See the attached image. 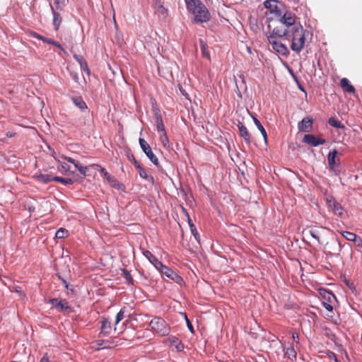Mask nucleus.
<instances>
[{
  "label": "nucleus",
  "mask_w": 362,
  "mask_h": 362,
  "mask_svg": "<svg viewBox=\"0 0 362 362\" xmlns=\"http://www.w3.org/2000/svg\"><path fill=\"white\" fill-rule=\"evenodd\" d=\"M296 28L289 33L288 40L292 41L291 49L299 53L305 46L306 37L310 35V32L305 30L301 25H297Z\"/></svg>",
  "instance_id": "obj_1"
},
{
  "label": "nucleus",
  "mask_w": 362,
  "mask_h": 362,
  "mask_svg": "<svg viewBox=\"0 0 362 362\" xmlns=\"http://www.w3.org/2000/svg\"><path fill=\"white\" fill-rule=\"evenodd\" d=\"M267 21L279 22L282 25L285 26L284 28L289 30V33L296 28L297 26L296 25H301L299 22H296L295 15L291 12H286L283 16H281V13H280L278 14L276 20L268 17Z\"/></svg>",
  "instance_id": "obj_2"
},
{
  "label": "nucleus",
  "mask_w": 362,
  "mask_h": 362,
  "mask_svg": "<svg viewBox=\"0 0 362 362\" xmlns=\"http://www.w3.org/2000/svg\"><path fill=\"white\" fill-rule=\"evenodd\" d=\"M153 331L159 336L165 337L170 334V327L168 323L161 317H154L149 323Z\"/></svg>",
  "instance_id": "obj_3"
},
{
  "label": "nucleus",
  "mask_w": 362,
  "mask_h": 362,
  "mask_svg": "<svg viewBox=\"0 0 362 362\" xmlns=\"http://www.w3.org/2000/svg\"><path fill=\"white\" fill-rule=\"evenodd\" d=\"M266 36L269 43L272 45V49L276 52L283 56H287L288 54L289 50L286 45L279 42L274 35H267V33H266Z\"/></svg>",
  "instance_id": "obj_4"
},
{
  "label": "nucleus",
  "mask_w": 362,
  "mask_h": 362,
  "mask_svg": "<svg viewBox=\"0 0 362 362\" xmlns=\"http://www.w3.org/2000/svg\"><path fill=\"white\" fill-rule=\"evenodd\" d=\"M337 151L336 149H334L329 151L327 155L329 169L335 175H338L340 173V170L337 168L340 165L339 158H337Z\"/></svg>",
  "instance_id": "obj_5"
},
{
  "label": "nucleus",
  "mask_w": 362,
  "mask_h": 362,
  "mask_svg": "<svg viewBox=\"0 0 362 362\" xmlns=\"http://www.w3.org/2000/svg\"><path fill=\"white\" fill-rule=\"evenodd\" d=\"M163 275H165L168 279L173 280L177 284H180L182 281V278L178 275L175 271H173L170 267L164 265L161 263L156 268Z\"/></svg>",
  "instance_id": "obj_6"
},
{
  "label": "nucleus",
  "mask_w": 362,
  "mask_h": 362,
  "mask_svg": "<svg viewBox=\"0 0 362 362\" xmlns=\"http://www.w3.org/2000/svg\"><path fill=\"white\" fill-rule=\"evenodd\" d=\"M192 13L194 14V21L197 23H205L210 19L209 12L204 4L198 6Z\"/></svg>",
  "instance_id": "obj_7"
},
{
  "label": "nucleus",
  "mask_w": 362,
  "mask_h": 362,
  "mask_svg": "<svg viewBox=\"0 0 362 362\" xmlns=\"http://www.w3.org/2000/svg\"><path fill=\"white\" fill-rule=\"evenodd\" d=\"M139 142L144 153L155 165L158 166L159 164L158 159L152 151L151 147L148 142L142 138H139Z\"/></svg>",
  "instance_id": "obj_8"
},
{
  "label": "nucleus",
  "mask_w": 362,
  "mask_h": 362,
  "mask_svg": "<svg viewBox=\"0 0 362 362\" xmlns=\"http://www.w3.org/2000/svg\"><path fill=\"white\" fill-rule=\"evenodd\" d=\"M320 294L324 298V301H322V305L324 308L329 312H332L333 305L332 303L334 300H336L335 296L332 293L326 290H321Z\"/></svg>",
  "instance_id": "obj_9"
},
{
  "label": "nucleus",
  "mask_w": 362,
  "mask_h": 362,
  "mask_svg": "<svg viewBox=\"0 0 362 362\" xmlns=\"http://www.w3.org/2000/svg\"><path fill=\"white\" fill-rule=\"evenodd\" d=\"M303 142L311 146L316 147L326 143V140L322 138H319L314 134H305L303 138Z\"/></svg>",
  "instance_id": "obj_10"
},
{
  "label": "nucleus",
  "mask_w": 362,
  "mask_h": 362,
  "mask_svg": "<svg viewBox=\"0 0 362 362\" xmlns=\"http://www.w3.org/2000/svg\"><path fill=\"white\" fill-rule=\"evenodd\" d=\"M327 202L328 206L333 211L336 216L343 218L344 215V209L339 203H338L332 197H327Z\"/></svg>",
  "instance_id": "obj_11"
},
{
  "label": "nucleus",
  "mask_w": 362,
  "mask_h": 362,
  "mask_svg": "<svg viewBox=\"0 0 362 362\" xmlns=\"http://www.w3.org/2000/svg\"><path fill=\"white\" fill-rule=\"evenodd\" d=\"M313 127V119L310 117H304L298 124V128L302 132H310Z\"/></svg>",
  "instance_id": "obj_12"
},
{
  "label": "nucleus",
  "mask_w": 362,
  "mask_h": 362,
  "mask_svg": "<svg viewBox=\"0 0 362 362\" xmlns=\"http://www.w3.org/2000/svg\"><path fill=\"white\" fill-rule=\"evenodd\" d=\"M100 332L99 337H106L109 335L112 332V326L110 321L105 317H103L101 320Z\"/></svg>",
  "instance_id": "obj_13"
},
{
  "label": "nucleus",
  "mask_w": 362,
  "mask_h": 362,
  "mask_svg": "<svg viewBox=\"0 0 362 362\" xmlns=\"http://www.w3.org/2000/svg\"><path fill=\"white\" fill-rule=\"evenodd\" d=\"M54 302H57V309L59 311L71 310V307L66 300H59L58 298H52L49 300V303L54 305Z\"/></svg>",
  "instance_id": "obj_14"
},
{
  "label": "nucleus",
  "mask_w": 362,
  "mask_h": 362,
  "mask_svg": "<svg viewBox=\"0 0 362 362\" xmlns=\"http://www.w3.org/2000/svg\"><path fill=\"white\" fill-rule=\"evenodd\" d=\"M264 6L266 8L269 10L271 14H274L276 18L278 14L281 13V11L278 10L277 1L276 0H267L264 2Z\"/></svg>",
  "instance_id": "obj_15"
},
{
  "label": "nucleus",
  "mask_w": 362,
  "mask_h": 362,
  "mask_svg": "<svg viewBox=\"0 0 362 362\" xmlns=\"http://www.w3.org/2000/svg\"><path fill=\"white\" fill-rule=\"evenodd\" d=\"M135 168L138 170V173L140 177L143 179H145L148 182L153 184L154 178L153 176L148 175L146 170L140 165L138 161H135Z\"/></svg>",
  "instance_id": "obj_16"
},
{
  "label": "nucleus",
  "mask_w": 362,
  "mask_h": 362,
  "mask_svg": "<svg viewBox=\"0 0 362 362\" xmlns=\"http://www.w3.org/2000/svg\"><path fill=\"white\" fill-rule=\"evenodd\" d=\"M238 127L239 129L240 135L244 139L245 141L248 144H250L251 135L249 133L247 127L240 122L238 124Z\"/></svg>",
  "instance_id": "obj_17"
},
{
  "label": "nucleus",
  "mask_w": 362,
  "mask_h": 362,
  "mask_svg": "<svg viewBox=\"0 0 362 362\" xmlns=\"http://www.w3.org/2000/svg\"><path fill=\"white\" fill-rule=\"evenodd\" d=\"M52 13L53 15V25L55 30L59 28L62 18L59 13L57 12L52 4H50Z\"/></svg>",
  "instance_id": "obj_18"
},
{
  "label": "nucleus",
  "mask_w": 362,
  "mask_h": 362,
  "mask_svg": "<svg viewBox=\"0 0 362 362\" xmlns=\"http://www.w3.org/2000/svg\"><path fill=\"white\" fill-rule=\"evenodd\" d=\"M340 86L346 93H354L355 92L354 87L350 84L349 81L346 78H343L341 79Z\"/></svg>",
  "instance_id": "obj_19"
},
{
  "label": "nucleus",
  "mask_w": 362,
  "mask_h": 362,
  "mask_svg": "<svg viewBox=\"0 0 362 362\" xmlns=\"http://www.w3.org/2000/svg\"><path fill=\"white\" fill-rule=\"evenodd\" d=\"M143 255L156 267V269L162 263L149 250H144Z\"/></svg>",
  "instance_id": "obj_20"
},
{
  "label": "nucleus",
  "mask_w": 362,
  "mask_h": 362,
  "mask_svg": "<svg viewBox=\"0 0 362 362\" xmlns=\"http://www.w3.org/2000/svg\"><path fill=\"white\" fill-rule=\"evenodd\" d=\"M269 35H274V36L279 37H286L288 39L289 35V30L286 28H279V27H276L272 30V33H269Z\"/></svg>",
  "instance_id": "obj_21"
},
{
  "label": "nucleus",
  "mask_w": 362,
  "mask_h": 362,
  "mask_svg": "<svg viewBox=\"0 0 362 362\" xmlns=\"http://www.w3.org/2000/svg\"><path fill=\"white\" fill-rule=\"evenodd\" d=\"M155 117L157 131L160 133L165 132L163 122L158 110H156V112H155Z\"/></svg>",
  "instance_id": "obj_22"
},
{
  "label": "nucleus",
  "mask_w": 362,
  "mask_h": 362,
  "mask_svg": "<svg viewBox=\"0 0 362 362\" xmlns=\"http://www.w3.org/2000/svg\"><path fill=\"white\" fill-rule=\"evenodd\" d=\"M94 344L97 346L98 349H99L100 347H102L103 349H109L113 344V341L110 340L97 339L94 341Z\"/></svg>",
  "instance_id": "obj_23"
},
{
  "label": "nucleus",
  "mask_w": 362,
  "mask_h": 362,
  "mask_svg": "<svg viewBox=\"0 0 362 362\" xmlns=\"http://www.w3.org/2000/svg\"><path fill=\"white\" fill-rule=\"evenodd\" d=\"M284 355L291 361H293L296 358V351H295L293 346H290L287 348L284 349Z\"/></svg>",
  "instance_id": "obj_24"
},
{
  "label": "nucleus",
  "mask_w": 362,
  "mask_h": 362,
  "mask_svg": "<svg viewBox=\"0 0 362 362\" xmlns=\"http://www.w3.org/2000/svg\"><path fill=\"white\" fill-rule=\"evenodd\" d=\"M187 8L191 11H194L198 6L203 4L199 0H185Z\"/></svg>",
  "instance_id": "obj_25"
},
{
  "label": "nucleus",
  "mask_w": 362,
  "mask_h": 362,
  "mask_svg": "<svg viewBox=\"0 0 362 362\" xmlns=\"http://www.w3.org/2000/svg\"><path fill=\"white\" fill-rule=\"evenodd\" d=\"M107 180L110 185L117 189L124 190L125 187L124 185L119 182L115 177L112 176L111 177H107Z\"/></svg>",
  "instance_id": "obj_26"
},
{
  "label": "nucleus",
  "mask_w": 362,
  "mask_h": 362,
  "mask_svg": "<svg viewBox=\"0 0 362 362\" xmlns=\"http://www.w3.org/2000/svg\"><path fill=\"white\" fill-rule=\"evenodd\" d=\"M58 163L57 168L62 173H66L70 171V166L65 162L60 160L59 158H54Z\"/></svg>",
  "instance_id": "obj_27"
},
{
  "label": "nucleus",
  "mask_w": 362,
  "mask_h": 362,
  "mask_svg": "<svg viewBox=\"0 0 362 362\" xmlns=\"http://www.w3.org/2000/svg\"><path fill=\"white\" fill-rule=\"evenodd\" d=\"M72 100L74 105L81 110L87 109L86 102L81 97L73 98Z\"/></svg>",
  "instance_id": "obj_28"
},
{
  "label": "nucleus",
  "mask_w": 362,
  "mask_h": 362,
  "mask_svg": "<svg viewBox=\"0 0 362 362\" xmlns=\"http://www.w3.org/2000/svg\"><path fill=\"white\" fill-rule=\"evenodd\" d=\"M35 177L37 180H39L43 183H48L49 182L53 181V180H52L53 177H52L49 175H46V174H42V173L35 175Z\"/></svg>",
  "instance_id": "obj_29"
},
{
  "label": "nucleus",
  "mask_w": 362,
  "mask_h": 362,
  "mask_svg": "<svg viewBox=\"0 0 362 362\" xmlns=\"http://www.w3.org/2000/svg\"><path fill=\"white\" fill-rule=\"evenodd\" d=\"M252 118H253L255 124L258 128V129L260 131L262 136L264 137V139L265 141H267V132H266L265 129L264 128V127L262 126V124H261V122H259V120L257 118H256L255 117H253Z\"/></svg>",
  "instance_id": "obj_30"
},
{
  "label": "nucleus",
  "mask_w": 362,
  "mask_h": 362,
  "mask_svg": "<svg viewBox=\"0 0 362 362\" xmlns=\"http://www.w3.org/2000/svg\"><path fill=\"white\" fill-rule=\"evenodd\" d=\"M341 235L349 241L355 242L356 240L359 237L356 234L349 231H341Z\"/></svg>",
  "instance_id": "obj_31"
},
{
  "label": "nucleus",
  "mask_w": 362,
  "mask_h": 362,
  "mask_svg": "<svg viewBox=\"0 0 362 362\" xmlns=\"http://www.w3.org/2000/svg\"><path fill=\"white\" fill-rule=\"evenodd\" d=\"M53 181L62 183L64 185H71L74 183V180L71 178H65L59 176H54L52 177Z\"/></svg>",
  "instance_id": "obj_32"
},
{
  "label": "nucleus",
  "mask_w": 362,
  "mask_h": 362,
  "mask_svg": "<svg viewBox=\"0 0 362 362\" xmlns=\"http://www.w3.org/2000/svg\"><path fill=\"white\" fill-rule=\"evenodd\" d=\"M156 13L160 17L165 18L168 16V9L165 8L163 5H159V6L156 8Z\"/></svg>",
  "instance_id": "obj_33"
},
{
  "label": "nucleus",
  "mask_w": 362,
  "mask_h": 362,
  "mask_svg": "<svg viewBox=\"0 0 362 362\" xmlns=\"http://www.w3.org/2000/svg\"><path fill=\"white\" fill-rule=\"evenodd\" d=\"M328 123L330 126L336 128L341 129L344 127L341 122L334 117H330L328 120Z\"/></svg>",
  "instance_id": "obj_34"
},
{
  "label": "nucleus",
  "mask_w": 362,
  "mask_h": 362,
  "mask_svg": "<svg viewBox=\"0 0 362 362\" xmlns=\"http://www.w3.org/2000/svg\"><path fill=\"white\" fill-rule=\"evenodd\" d=\"M200 45L202 48V55L207 59H210V54L208 51V46L206 42L202 40H200Z\"/></svg>",
  "instance_id": "obj_35"
},
{
  "label": "nucleus",
  "mask_w": 362,
  "mask_h": 362,
  "mask_svg": "<svg viewBox=\"0 0 362 362\" xmlns=\"http://www.w3.org/2000/svg\"><path fill=\"white\" fill-rule=\"evenodd\" d=\"M122 275L127 281V283L128 284L132 285L134 284V279L130 274V272L127 269H122Z\"/></svg>",
  "instance_id": "obj_36"
},
{
  "label": "nucleus",
  "mask_w": 362,
  "mask_h": 362,
  "mask_svg": "<svg viewBox=\"0 0 362 362\" xmlns=\"http://www.w3.org/2000/svg\"><path fill=\"white\" fill-rule=\"evenodd\" d=\"M68 234H69V232L67 230H66L63 228H61L57 230L55 237L59 239H62V238L67 237Z\"/></svg>",
  "instance_id": "obj_37"
},
{
  "label": "nucleus",
  "mask_w": 362,
  "mask_h": 362,
  "mask_svg": "<svg viewBox=\"0 0 362 362\" xmlns=\"http://www.w3.org/2000/svg\"><path fill=\"white\" fill-rule=\"evenodd\" d=\"M189 224L190 230H191V232H192V235H194V237L196 239V240L198 243H199L200 242V237H199V235L198 233V231H197L195 226L193 223H191L190 221H189Z\"/></svg>",
  "instance_id": "obj_38"
},
{
  "label": "nucleus",
  "mask_w": 362,
  "mask_h": 362,
  "mask_svg": "<svg viewBox=\"0 0 362 362\" xmlns=\"http://www.w3.org/2000/svg\"><path fill=\"white\" fill-rule=\"evenodd\" d=\"M309 233L313 238H315L317 241L318 244H321L320 237V231L318 230L310 229L309 230Z\"/></svg>",
  "instance_id": "obj_39"
},
{
  "label": "nucleus",
  "mask_w": 362,
  "mask_h": 362,
  "mask_svg": "<svg viewBox=\"0 0 362 362\" xmlns=\"http://www.w3.org/2000/svg\"><path fill=\"white\" fill-rule=\"evenodd\" d=\"M124 310L125 308H122L119 312L117 314L115 325H117L121 320H122L124 317Z\"/></svg>",
  "instance_id": "obj_40"
},
{
  "label": "nucleus",
  "mask_w": 362,
  "mask_h": 362,
  "mask_svg": "<svg viewBox=\"0 0 362 362\" xmlns=\"http://www.w3.org/2000/svg\"><path fill=\"white\" fill-rule=\"evenodd\" d=\"M160 142L162 143L163 146L164 147H166L167 144L169 143V140H168V138L167 136V134L165 132H163L161 133V134L160 135Z\"/></svg>",
  "instance_id": "obj_41"
},
{
  "label": "nucleus",
  "mask_w": 362,
  "mask_h": 362,
  "mask_svg": "<svg viewBox=\"0 0 362 362\" xmlns=\"http://www.w3.org/2000/svg\"><path fill=\"white\" fill-rule=\"evenodd\" d=\"M75 168L81 173L82 175H86V172L88 170V168L86 166L81 165L78 162L75 163Z\"/></svg>",
  "instance_id": "obj_42"
},
{
  "label": "nucleus",
  "mask_w": 362,
  "mask_h": 362,
  "mask_svg": "<svg viewBox=\"0 0 362 362\" xmlns=\"http://www.w3.org/2000/svg\"><path fill=\"white\" fill-rule=\"evenodd\" d=\"M54 4L57 9L62 10L66 5V0H54Z\"/></svg>",
  "instance_id": "obj_43"
},
{
  "label": "nucleus",
  "mask_w": 362,
  "mask_h": 362,
  "mask_svg": "<svg viewBox=\"0 0 362 362\" xmlns=\"http://www.w3.org/2000/svg\"><path fill=\"white\" fill-rule=\"evenodd\" d=\"M354 244L357 247L358 251L362 254V239H361V238L358 237L354 242Z\"/></svg>",
  "instance_id": "obj_44"
},
{
  "label": "nucleus",
  "mask_w": 362,
  "mask_h": 362,
  "mask_svg": "<svg viewBox=\"0 0 362 362\" xmlns=\"http://www.w3.org/2000/svg\"><path fill=\"white\" fill-rule=\"evenodd\" d=\"M60 158H62V159H64V160H66V161H68V162H69V163H73L74 165H75V163H78V161H76V160H75L74 159H73L72 158H71V157H68V156H64V155H62V156H60Z\"/></svg>",
  "instance_id": "obj_45"
},
{
  "label": "nucleus",
  "mask_w": 362,
  "mask_h": 362,
  "mask_svg": "<svg viewBox=\"0 0 362 362\" xmlns=\"http://www.w3.org/2000/svg\"><path fill=\"white\" fill-rule=\"evenodd\" d=\"M185 318L186 320V322H187V327L189 329V330L193 333L194 332V327H193V325H192L191 322L189 320V319L187 318V315L185 313Z\"/></svg>",
  "instance_id": "obj_46"
},
{
  "label": "nucleus",
  "mask_w": 362,
  "mask_h": 362,
  "mask_svg": "<svg viewBox=\"0 0 362 362\" xmlns=\"http://www.w3.org/2000/svg\"><path fill=\"white\" fill-rule=\"evenodd\" d=\"M80 65H81V67L82 69H83L85 71H87L88 73H89L88 64L85 61H81Z\"/></svg>",
  "instance_id": "obj_47"
},
{
  "label": "nucleus",
  "mask_w": 362,
  "mask_h": 362,
  "mask_svg": "<svg viewBox=\"0 0 362 362\" xmlns=\"http://www.w3.org/2000/svg\"><path fill=\"white\" fill-rule=\"evenodd\" d=\"M168 341H170V343L172 344H176L178 342V338H177L176 337H170L169 338H168L167 339Z\"/></svg>",
  "instance_id": "obj_48"
},
{
  "label": "nucleus",
  "mask_w": 362,
  "mask_h": 362,
  "mask_svg": "<svg viewBox=\"0 0 362 362\" xmlns=\"http://www.w3.org/2000/svg\"><path fill=\"white\" fill-rule=\"evenodd\" d=\"M40 362H51L48 358V354L46 353L44 354Z\"/></svg>",
  "instance_id": "obj_49"
},
{
  "label": "nucleus",
  "mask_w": 362,
  "mask_h": 362,
  "mask_svg": "<svg viewBox=\"0 0 362 362\" xmlns=\"http://www.w3.org/2000/svg\"><path fill=\"white\" fill-rule=\"evenodd\" d=\"M100 173H103L105 177L107 180V177H111L112 176L105 170V168H101Z\"/></svg>",
  "instance_id": "obj_50"
},
{
  "label": "nucleus",
  "mask_w": 362,
  "mask_h": 362,
  "mask_svg": "<svg viewBox=\"0 0 362 362\" xmlns=\"http://www.w3.org/2000/svg\"><path fill=\"white\" fill-rule=\"evenodd\" d=\"M33 37H35V38H36L37 40H42V41L44 40V36H42V35H40L38 33H34L33 34Z\"/></svg>",
  "instance_id": "obj_51"
},
{
  "label": "nucleus",
  "mask_w": 362,
  "mask_h": 362,
  "mask_svg": "<svg viewBox=\"0 0 362 362\" xmlns=\"http://www.w3.org/2000/svg\"><path fill=\"white\" fill-rule=\"evenodd\" d=\"M329 357L330 358H334V362H339V360H338V358H337V356H336V354H335L334 353H333V352H330V353L329 354Z\"/></svg>",
  "instance_id": "obj_52"
},
{
  "label": "nucleus",
  "mask_w": 362,
  "mask_h": 362,
  "mask_svg": "<svg viewBox=\"0 0 362 362\" xmlns=\"http://www.w3.org/2000/svg\"><path fill=\"white\" fill-rule=\"evenodd\" d=\"M128 158H129V160L132 162V163L134 164V165L135 166V161H137L135 158V157L134 156L133 154H130L128 156Z\"/></svg>",
  "instance_id": "obj_53"
},
{
  "label": "nucleus",
  "mask_w": 362,
  "mask_h": 362,
  "mask_svg": "<svg viewBox=\"0 0 362 362\" xmlns=\"http://www.w3.org/2000/svg\"><path fill=\"white\" fill-rule=\"evenodd\" d=\"M153 4H154V6H155V9L157 8L159 5H163V3L161 2L160 0H153Z\"/></svg>",
  "instance_id": "obj_54"
},
{
  "label": "nucleus",
  "mask_w": 362,
  "mask_h": 362,
  "mask_svg": "<svg viewBox=\"0 0 362 362\" xmlns=\"http://www.w3.org/2000/svg\"><path fill=\"white\" fill-rule=\"evenodd\" d=\"M42 42H45V43H47V44H52V43H54V40L50 39V38H47V37H44V40H42Z\"/></svg>",
  "instance_id": "obj_55"
},
{
  "label": "nucleus",
  "mask_w": 362,
  "mask_h": 362,
  "mask_svg": "<svg viewBox=\"0 0 362 362\" xmlns=\"http://www.w3.org/2000/svg\"><path fill=\"white\" fill-rule=\"evenodd\" d=\"M51 45H53L57 47H59V49H61L62 50H64L63 47H62V45L57 41H54V43H52Z\"/></svg>",
  "instance_id": "obj_56"
},
{
  "label": "nucleus",
  "mask_w": 362,
  "mask_h": 362,
  "mask_svg": "<svg viewBox=\"0 0 362 362\" xmlns=\"http://www.w3.org/2000/svg\"><path fill=\"white\" fill-rule=\"evenodd\" d=\"M74 58L76 59V61L81 64V61H84L83 59L82 58V57L81 56H78V55H74Z\"/></svg>",
  "instance_id": "obj_57"
},
{
  "label": "nucleus",
  "mask_w": 362,
  "mask_h": 362,
  "mask_svg": "<svg viewBox=\"0 0 362 362\" xmlns=\"http://www.w3.org/2000/svg\"><path fill=\"white\" fill-rule=\"evenodd\" d=\"M15 134H16V133H14V132H8L6 135V138H11V137L14 136Z\"/></svg>",
  "instance_id": "obj_58"
},
{
  "label": "nucleus",
  "mask_w": 362,
  "mask_h": 362,
  "mask_svg": "<svg viewBox=\"0 0 362 362\" xmlns=\"http://www.w3.org/2000/svg\"><path fill=\"white\" fill-rule=\"evenodd\" d=\"M293 339L296 343H298V334L297 333H293Z\"/></svg>",
  "instance_id": "obj_59"
},
{
  "label": "nucleus",
  "mask_w": 362,
  "mask_h": 362,
  "mask_svg": "<svg viewBox=\"0 0 362 362\" xmlns=\"http://www.w3.org/2000/svg\"><path fill=\"white\" fill-rule=\"evenodd\" d=\"M62 281L64 286H65V288H68L69 285H68L67 281L64 279H62Z\"/></svg>",
  "instance_id": "obj_60"
},
{
  "label": "nucleus",
  "mask_w": 362,
  "mask_h": 362,
  "mask_svg": "<svg viewBox=\"0 0 362 362\" xmlns=\"http://www.w3.org/2000/svg\"><path fill=\"white\" fill-rule=\"evenodd\" d=\"M180 90L183 95H185V96L187 95V93H186L185 90L182 88V87H180Z\"/></svg>",
  "instance_id": "obj_61"
},
{
  "label": "nucleus",
  "mask_w": 362,
  "mask_h": 362,
  "mask_svg": "<svg viewBox=\"0 0 362 362\" xmlns=\"http://www.w3.org/2000/svg\"><path fill=\"white\" fill-rule=\"evenodd\" d=\"M344 245H342L340 242H339V251L340 252L342 249V247Z\"/></svg>",
  "instance_id": "obj_62"
},
{
  "label": "nucleus",
  "mask_w": 362,
  "mask_h": 362,
  "mask_svg": "<svg viewBox=\"0 0 362 362\" xmlns=\"http://www.w3.org/2000/svg\"><path fill=\"white\" fill-rule=\"evenodd\" d=\"M72 76H73V78H74L75 81H77V80H78V78L77 74H73V75H72Z\"/></svg>",
  "instance_id": "obj_63"
},
{
  "label": "nucleus",
  "mask_w": 362,
  "mask_h": 362,
  "mask_svg": "<svg viewBox=\"0 0 362 362\" xmlns=\"http://www.w3.org/2000/svg\"><path fill=\"white\" fill-rule=\"evenodd\" d=\"M267 27H268V30H271V28H272L271 25H270V24H269Z\"/></svg>",
  "instance_id": "obj_64"
}]
</instances>
